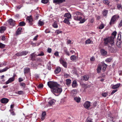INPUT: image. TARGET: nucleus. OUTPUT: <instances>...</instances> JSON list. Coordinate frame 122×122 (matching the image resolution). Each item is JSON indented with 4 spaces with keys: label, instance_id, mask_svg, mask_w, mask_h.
<instances>
[{
    "label": "nucleus",
    "instance_id": "nucleus-1",
    "mask_svg": "<svg viewBox=\"0 0 122 122\" xmlns=\"http://www.w3.org/2000/svg\"><path fill=\"white\" fill-rule=\"evenodd\" d=\"M47 85L51 89V91L55 95L58 96L61 92V88L60 85L56 82L50 81L47 83Z\"/></svg>",
    "mask_w": 122,
    "mask_h": 122
},
{
    "label": "nucleus",
    "instance_id": "nucleus-2",
    "mask_svg": "<svg viewBox=\"0 0 122 122\" xmlns=\"http://www.w3.org/2000/svg\"><path fill=\"white\" fill-rule=\"evenodd\" d=\"M81 12H76V14L74 15V19L77 21H80L79 23H83L85 21L84 18L82 19V17L81 16Z\"/></svg>",
    "mask_w": 122,
    "mask_h": 122
},
{
    "label": "nucleus",
    "instance_id": "nucleus-3",
    "mask_svg": "<svg viewBox=\"0 0 122 122\" xmlns=\"http://www.w3.org/2000/svg\"><path fill=\"white\" fill-rule=\"evenodd\" d=\"M104 45H106L109 43L112 46L113 45L114 43V37L112 36L108 37L104 40Z\"/></svg>",
    "mask_w": 122,
    "mask_h": 122
},
{
    "label": "nucleus",
    "instance_id": "nucleus-4",
    "mask_svg": "<svg viewBox=\"0 0 122 122\" xmlns=\"http://www.w3.org/2000/svg\"><path fill=\"white\" fill-rule=\"evenodd\" d=\"M119 18V16L118 15H114L112 16L111 19V21L109 23L110 25L114 24L115 22L117 19H118Z\"/></svg>",
    "mask_w": 122,
    "mask_h": 122
},
{
    "label": "nucleus",
    "instance_id": "nucleus-5",
    "mask_svg": "<svg viewBox=\"0 0 122 122\" xmlns=\"http://www.w3.org/2000/svg\"><path fill=\"white\" fill-rule=\"evenodd\" d=\"M91 106V103L90 102L86 101L84 104L83 106L86 109L89 110L90 109Z\"/></svg>",
    "mask_w": 122,
    "mask_h": 122
},
{
    "label": "nucleus",
    "instance_id": "nucleus-6",
    "mask_svg": "<svg viewBox=\"0 0 122 122\" xmlns=\"http://www.w3.org/2000/svg\"><path fill=\"white\" fill-rule=\"evenodd\" d=\"M15 74L12 77L10 78L9 80L5 82V84H8L9 83H11L14 81L15 77Z\"/></svg>",
    "mask_w": 122,
    "mask_h": 122
},
{
    "label": "nucleus",
    "instance_id": "nucleus-7",
    "mask_svg": "<svg viewBox=\"0 0 122 122\" xmlns=\"http://www.w3.org/2000/svg\"><path fill=\"white\" fill-rule=\"evenodd\" d=\"M60 62L66 68L67 67V63L65 61L61 59L60 60Z\"/></svg>",
    "mask_w": 122,
    "mask_h": 122
},
{
    "label": "nucleus",
    "instance_id": "nucleus-8",
    "mask_svg": "<svg viewBox=\"0 0 122 122\" xmlns=\"http://www.w3.org/2000/svg\"><path fill=\"white\" fill-rule=\"evenodd\" d=\"M100 52L101 54L103 56H106L107 53V51L103 49H102L101 50Z\"/></svg>",
    "mask_w": 122,
    "mask_h": 122
},
{
    "label": "nucleus",
    "instance_id": "nucleus-9",
    "mask_svg": "<svg viewBox=\"0 0 122 122\" xmlns=\"http://www.w3.org/2000/svg\"><path fill=\"white\" fill-rule=\"evenodd\" d=\"M81 77L82 80L87 81L88 80L89 78V76L88 75H86L81 76Z\"/></svg>",
    "mask_w": 122,
    "mask_h": 122
},
{
    "label": "nucleus",
    "instance_id": "nucleus-10",
    "mask_svg": "<svg viewBox=\"0 0 122 122\" xmlns=\"http://www.w3.org/2000/svg\"><path fill=\"white\" fill-rule=\"evenodd\" d=\"M65 0H54L53 3H56V4H59L65 1Z\"/></svg>",
    "mask_w": 122,
    "mask_h": 122
},
{
    "label": "nucleus",
    "instance_id": "nucleus-11",
    "mask_svg": "<svg viewBox=\"0 0 122 122\" xmlns=\"http://www.w3.org/2000/svg\"><path fill=\"white\" fill-rule=\"evenodd\" d=\"M9 101V100L5 98H2L0 102L1 103H6Z\"/></svg>",
    "mask_w": 122,
    "mask_h": 122
},
{
    "label": "nucleus",
    "instance_id": "nucleus-12",
    "mask_svg": "<svg viewBox=\"0 0 122 122\" xmlns=\"http://www.w3.org/2000/svg\"><path fill=\"white\" fill-rule=\"evenodd\" d=\"M56 102V100L54 99H53L51 100L48 102L49 106H51L52 105L54 104Z\"/></svg>",
    "mask_w": 122,
    "mask_h": 122
},
{
    "label": "nucleus",
    "instance_id": "nucleus-13",
    "mask_svg": "<svg viewBox=\"0 0 122 122\" xmlns=\"http://www.w3.org/2000/svg\"><path fill=\"white\" fill-rule=\"evenodd\" d=\"M64 16L65 17H66L67 19L71 18V15L70 13H65L64 15Z\"/></svg>",
    "mask_w": 122,
    "mask_h": 122
},
{
    "label": "nucleus",
    "instance_id": "nucleus-14",
    "mask_svg": "<svg viewBox=\"0 0 122 122\" xmlns=\"http://www.w3.org/2000/svg\"><path fill=\"white\" fill-rule=\"evenodd\" d=\"M77 91L76 90H72L71 92V95L72 96H75L77 94Z\"/></svg>",
    "mask_w": 122,
    "mask_h": 122
},
{
    "label": "nucleus",
    "instance_id": "nucleus-15",
    "mask_svg": "<svg viewBox=\"0 0 122 122\" xmlns=\"http://www.w3.org/2000/svg\"><path fill=\"white\" fill-rule=\"evenodd\" d=\"M9 24L12 26H14L15 24V21L12 19H10L8 20Z\"/></svg>",
    "mask_w": 122,
    "mask_h": 122
},
{
    "label": "nucleus",
    "instance_id": "nucleus-16",
    "mask_svg": "<svg viewBox=\"0 0 122 122\" xmlns=\"http://www.w3.org/2000/svg\"><path fill=\"white\" fill-rule=\"evenodd\" d=\"M77 58V56L74 55H72L70 57L71 60L73 61H76Z\"/></svg>",
    "mask_w": 122,
    "mask_h": 122
},
{
    "label": "nucleus",
    "instance_id": "nucleus-17",
    "mask_svg": "<svg viewBox=\"0 0 122 122\" xmlns=\"http://www.w3.org/2000/svg\"><path fill=\"white\" fill-rule=\"evenodd\" d=\"M120 85V83L117 84L116 85H112V87L113 89H115L119 87Z\"/></svg>",
    "mask_w": 122,
    "mask_h": 122
},
{
    "label": "nucleus",
    "instance_id": "nucleus-18",
    "mask_svg": "<svg viewBox=\"0 0 122 122\" xmlns=\"http://www.w3.org/2000/svg\"><path fill=\"white\" fill-rule=\"evenodd\" d=\"M6 29V27L4 26H1L0 27V32L1 33H3Z\"/></svg>",
    "mask_w": 122,
    "mask_h": 122
},
{
    "label": "nucleus",
    "instance_id": "nucleus-19",
    "mask_svg": "<svg viewBox=\"0 0 122 122\" xmlns=\"http://www.w3.org/2000/svg\"><path fill=\"white\" fill-rule=\"evenodd\" d=\"M22 30V29L20 27L18 29L16 32V35H18L20 34Z\"/></svg>",
    "mask_w": 122,
    "mask_h": 122
},
{
    "label": "nucleus",
    "instance_id": "nucleus-20",
    "mask_svg": "<svg viewBox=\"0 0 122 122\" xmlns=\"http://www.w3.org/2000/svg\"><path fill=\"white\" fill-rule=\"evenodd\" d=\"M64 23L67 24L68 25L70 24V23L69 20V19L65 18L63 21Z\"/></svg>",
    "mask_w": 122,
    "mask_h": 122
},
{
    "label": "nucleus",
    "instance_id": "nucleus-21",
    "mask_svg": "<svg viewBox=\"0 0 122 122\" xmlns=\"http://www.w3.org/2000/svg\"><path fill=\"white\" fill-rule=\"evenodd\" d=\"M74 99L76 102L79 103L80 101L81 98L79 97H76L74 98Z\"/></svg>",
    "mask_w": 122,
    "mask_h": 122
},
{
    "label": "nucleus",
    "instance_id": "nucleus-22",
    "mask_svg": "<svg viewBox=\"0 0 122 122\" xmlns=\"http://www.w3.org/2000/svg\"><path fill=\"white\" fill-rule=\"evenodd\" d=\"M61 71V68L59 67H57L54 71L55 73L57 74L59 72Z\"/></svg>",
    "mask_w": 122,
    "mask_h": 122
},
{
    "label": "nucleus",
    "instance_id": "nucleus-23",
    "mask_svg": "<svg viewBox=\"0 0 122 122\" xmlns=\"http://www.w3.org/2000/svg\"><path fill=\"white\" fill-rule=\"evenodd\" d=\"M27 19L28 21L30 23V24L31 25L32 24V21H33L32 19L30 17H28L27 18Z\"/></svg>",
    "mask_w": 122,
    "mask_h": 122
},
{
    "label": "nucleus",
    "instance_id": "nucleus-24",
    "mask_svg": "<svg viewBox=\"0 0 122 122\" xmlns=\"http://www.w3.org/2000/svg\"><path fill=\"white\" fill-rule=\"evenodd\" d=\"M30 57L32 60H34L35 57V55L34 53H33L31 54Z\"/></svg>",
    "mask_w": 122,
    "mask_h": 122
},
{
    "label": "nucleus",
    "instance_id": "nucleus-25",
    "mask_svg": "<svg viewBox=\"0 0 122 122\" xmlns=\"http://www.w3.org/2000/svg\"><path fill=\"white\" fill-rule=\"evenodd\" d=\"M46 115V113L45 112H43L41 115V120H43L45 118V116Z\"/></svg>",
    "mask_w": 122,
    "mask_h": 122
},
{
    "label": "nucleus",
    "instance_id": "nucleus-26",
    "mask_svg": "<svg viewBox=\"0 0 122 122\" xmlns=\"http://www.w3.org/2000/svg\"><path fill=\"white\" fill-rule=\"evenodd\" d=\"M10 67H6L2 70H0V73H1L6 71Z\"/></svg>",
    "mask_w": 122,
    "mask_h": 122
},
{
    "label": "nucleus",
    "instance_id": "nucleus-27",
    "mask_svg": "<svg viewBox=\"0 0 122 122\" xmlns=\"http://www.w3.org/2000/svg\"><path fill=\"white\" fill-rule=\"evenodd\" d=\"M30 71V69L29 68H27L24 69V72L25 74L28 73Z\"/></svg>",
    "mask_w": 122,
    "mask_h": 122
},
{
    "label": "nucleus",
    "instance_id": "nucleus-28",
    "mask_svg": "<svg viewBox=\"0 0 122 122\" xmlns=\"http://www.w3.org/2000/svg\"><path fill=\"white\" fill-rule=\"evenodd\" d=\"M66 84L67 86H69L71 84V80L70 79H67L66 80Z\"/></svg>",
    "mask_w": 122,
    "mask_h": 122
},
{
    "label": "nucleus",
    "instance_id": "nucleus-29",
    "mask_svg": "<svg viewBox=\"0 0 122 122\" xmlns=\"http://www.w3.org/2000/svg\"><path fill=\"white\" fill-rule=\"evenodd\" d=\"M108 11L105 10H104L103 12V14L104 16H105L107 15L108 13Z\"/></svg>",
    "mask_w": 122,
    "mask_h": 122
},
{
    "label": "nucleus",
    "instance_id": "nucleus-30",
    "mask_svg": "<svg viewBox=\"0 0 122 122\" xmlns=\"http://www.w3.org/2000/svg\"><path fill=\"white\" fill-rule=\"evenodd\" d=\"M77 86L76 81H74L73 82L72 84V86L74 87H75L76 86Z\"/></svg>",
    "mask_w": 122,
    "mask_h": 122
},
{
    "label": "nucleus",
    "instance_id": "nucleus-31",
    "mask_svg": "<svg viewBox=\"0 0 122 122\" xmlns=\"http://www.w3.org/2000/svg\"><path fill=\"white\" fill-rule=\"evenodd\" d=\"M21 52L22 56L25 55L27 54L28 52L27 51H22Z\"/></svg>",
    "mask_w": 122,
    "mask_h": 122
},
{
    "label": "nucleus",
    "instance_id": "nucleus-32",
    "mask_svg": "<svg viewBox=\"0 0 122 122\" xmlns=\"http://www.w3.org/2000/svg\"><path fill=\"white\" fill-rule=\"evenodd\" d=\"M103 67L102 68L103 71H105V70L107 67V65L105 64H104L103 65Z\"/></svg>",
    "mask_w": 122,
    "mask_h": 122
},
{
    "label": "nucleus",
    "instance_id": "nucleus-33",
    "mask_svg": "<svg viewBox=\"0 0 122 122\" xmlns=\"http://www.w3.org/2000/svg\"><path fill=\"white\" fill-rule=\"evenodd\" d=\"M44 22L41 21L40 20H39L38 22V25L40 26H42L44 24Z\"/></svg>",
    "mask_w": 122,
    "mask_h": 122
},
{
    "label": "nucleus",
    "instance_id": "nucleus-34",
    "mask_svg": "<svg viewBox=\"0 0 122 122\" xmlns=\"http://www.w3.org/2000/svg\"><path fill=\"white\" fill-rule=\"evenodd\" d=\"M102 70V68L101 66H98L97 68V72L98 73H99L100 72V71Z\"/></svg>",
    "mask_w": 122,
    "mask_h": 122
},
{
    "label": "nucleus",
    "instance_id": "nucleus-35",
    "mask_svg": "<svg viewBox=\"0 0 122 122\" xmlns=\"http://www.w3.org/2000/svg\"><path fill=\"white\" fill-rule=\"evenodd\" d=\"M104 25L103 23H102L99 26V28L100 29H103L104 27Z\"/></svg>",
    "mask_w": 122,
    "mask_h": 122
},
{
    "label": "nucleus",
    "instance_id": "nucleus-36",
    "mask_svg": "<svg viewBox=\"0 0 122 122\" xmlns=\"http://www.w3.org/2000/svg\"><path fill=\"white\" fill-rule=\"evenodd\" d=\"M25 25V23L23 21L20 22L19 23V25L20 26H24Z\"/></svg>",
    "mask_w": 122,
    "mask_h": 122
},
{
    "label": "nucleus",
    "instance_id": "nucleus-37",
    "mask_svg": "<svg viewBox=\"0 0 122 122\" xmlns=\"http://www.w3.org/2000/svg\"><path fill=\"white\" fill-rule=\"evenodd\" d=\"M103 3L106 5H108L109 3V1L107 0H104L103 1Z\"/></svg>",
    "mask_w": 122,
    "mask_h": 122
},
{
    "label": "nucleus",
    "instance_id": "nucleus-38",
    "mask_svg": "<svg viewBox=\"0 0 122 122\" xmlns=\"http://www.w3.org/2000/svg\"><path fill=\"white\" fill-rule=\"evenodd\" d=\"M92 119L89 118H87L86 119L85 122H92Z\"/></svg>",
    "mask_w": 122,
    "mask_h": 122
},
{
    "label": "nucleus",
    "instance_id": "nucleus-39",
    "mask_svg": "<svg viewBox=\"0 0 122 122\" xmlns=\"http://www.w3.org/2000/svg\"><path fill=\"white\" fill-rule=\"evenodd\" d=\"M110 120L111 122H114L115 121V118L114 117H110Z\"/></svg>",
    "mask_w": 122,
    "mask_h": 122
},
{
    "label": "nucleus",
    "instance_id": "nucleus-40",
    "mask_svg": "<svg viewBox=\"0 0 122 122\" xmlns=\"http://www.w3.org/2000/svg\"><path fill=\"white\" fill-rule=\"evenodd\" d=\"M97 102H95L93 103V106L91 108V109L93 107H95L97 106Z\"/></svg>",
    "mask_w": 122,
    "mask_h": 122
},
{
    "label": "nucleus",
    "instance_id": "nucleus-41",
    "mask_svg": "<svg viewBox=\"0 0 122 122\" xmlns=\"http://www.w3.org/2000/svg\"><path fill=\"white\" fill-rule=\"evenodd\" d=\"M60 30H57L55 31V33H56L58 35L60 33H61L62 32Z\"/></svg>",
    "mask_w": 122,
    "mask_h": 122
},
{
    "label": "nucleus",
    "instance_id": "nucleus-42",
    "mask_svg": "<svg viewBox=\"0 0 122 122\" xmlns=\"http://www.w3.org/2000/svg\"><path fill=\"white\" fill-rule=\"evenodd\" d=\"M53 26L54 28H57L58 27V25L55 22L53 25Z\"/></svg>",
    "mask_w": 122,
    "mask_h": 122
},
{
    "label": "nucleus",
    "instance_id": "nucleus-43",
    "mask_svg": "<svg viewBox=\"0 0 122 122\" xmlns=\"http://www.w3.org/2000/svg\"><path fill=\"white\" fill-rule=\"evenodd\" d=\"M15 55L18 56H22L21 52L15 54Z\"/></svg>",
    "mask_w": 122,
    "mask_h": 122
},
{
    "label": "nucleus",
    "instance_id": "nucleus-44",
    "mask_svg": "<svg viewBox=\"0 0 122 122\" xmlns=\"http://www.w3.org/2000/svg\"><path fill=\"white\" fill-rule=\"evenodd\" d=\"M112 35H113L114 36V38L115 37L116 35H117V32L116 31H114L112 33Z\"/></svg>",
    "mask_w": 122,
    "mask_h": 122
},
{
    "label": "nucleus",
    "instance_id": "nucleus-45",
    "mask_svg": "<svg viewBox=\"0 0 122 122\" xmlns=\"http://www.w3.org/2000/svg\"><path fill=\"white\" fill-rule=\"evenodd\" d=\"M5 45L1 43H0V48H3L5 47Z\"/></svg>",
    "mask_w": 122,
    "mask_h": 122
},
{
    "label": "nucleus",
    "instance_id": "nucleus-46",
    "mask_svg": "<svg viewBox=\"0 0 122 122\" xmlns=\"http://www.w3.org/2000/svg\"><path fill=\"white\" fill-rule=\"evenodd\" d=\"M91 42V41L90 39H88L86 40L85 42L86 44H90Z\"/></svg>",
    "mask_w": 122,
    "mask_h": 122
},
{
    "label": "nucleus",
    "instance_id": "nucleus-47",
    "mask_svg": "<svg viewBox=\"0 0 122 122\" xmlns=\"http://www.w3.org/2000/svg\"><path fill=\"white\" fill-rule=\"evenodd\" d=\"M48 1V0H42L41 2L42 3L44 4L47 3Z\"/></svg>",
    "mask_w": 122,
    "mask_h": 122
},
{
    "label": "nucleus",
    "instance_id": "nucleus-48",
    "mask_svg": "<svg viewBox=\"0 0 122 122\" xmlns=\"http://www.w3.org/2000/svg\"><path fill=\"white\" fill-rule=\"evenodd\" d=\"M20 85L21 86H22L23 87H25V84L23 82H21L20 83Z\"/></svg>",
    "mask_w": 122,
    "mask_h": 122
},
{
    "label": "nucleus",
    "instance_id": "nucleus-49",
    "mask_svg": "<svg viewBox=\"0 0 122 122\" xmlns=\"http://www.w3.org/2000/svg\"><path fill=\"white\" fill-rule=\"evenodd\" d=\"M112 60V59L111 58H107V59L106 60V62H110Z\"/></svg>",
    "mask_w": 122,
    "mask_h": 122
},
{
    "label": "nucleus",
    "instance_id": "nucleus-50",
    "mask_svg": "<svg viewBox=\"0 0 122 122\" xmlns=\"http://www.w3.org/2000/svg\"><path fill=\"white\" fill-rule=\"evenodd\" d=\"M122 26V19L120 21L118 25V26L121 27Z\"/></svg>",
    "mask_w": 122,
    "mask_h": 122
},
{
    "label": "nucleus",
    "instance_id": "nucleus-51",
    "mask_svg": "<svg viewBox=\"0 0 122 122\" xmlns=\"http://www.w3.org/2000/svg\"><path fill=\"white\" fill-rule=\"evenodd\" d=\"M23 91H18L17 93V94L19 95H21L23 93Z\"/></svg>",
    "mask_w": 122,
    "mask_h": 122
},
{
    "label": "nucleus",
    "instance_id": "nucleus-52",
    "mask_svg": "<svg viewBox=\"0 0 122 122\" xmlns=\"http://www.w3.org/2000/svg\"><path fill=\"white\" fill-rule=\"evenodd\" d=\"M107 95V94L106 92H104L102 94V95L104 97H106Z\"/></svg>",
    "mask_w": 122,
    "mask_h": 122
},
{
    "label": "nucleus",
    "instance_id": "nucleus-53",
    "mask_svg": "<svg viewBox=\"0 0 122 122\" xmlns=\"http://www.w3.org/2000/svg\"><path fill=\"white\" fill-rule=\"evenodd\" d=\"M64 76L65 77L67 78L69 76V75L68 74L65 73L64 74Z\"/></svg>",
    "mask_w": 122,
    "mask_h": 122
},
{
    "label": "nucleus",
    "instance_id": "nucleus-54",
    "mask_svg": "<svg viewBox=\"0 0 122 122\" xmlns=\"http://www.w3.org/2000/svg\"><path fill=\"white\" fill-rule=\"evenodd\" d=\"M44 55V53L43 52L41 51V53L38 55L37 56H41Z\"/></svg>",
    "mask_w": 122,
    "mask_h": 122
},
{
    "label": "nucleus",
    "instance_id": "nucleus-55",
    "mask_svg": "<svg viewBox=\"0 0 122 122\" xmlns=\"http://www.w3.org/2000/svg\"><path fill=\"white\" fill-rule=\"evenodd\" d=\"M43 85L42 84H39L38 86V87L39 88H41L43 87Z\"/></svg>",
    "mask_w": 122,
    "mask_h": 122
},
{
    "label": "nucleus",
    "instance_id": "nucleus-56",
    "mask_svg": "<svg viewBox=\"0 0 122 122\" xmlns=\"http://www.w3.org/2000/svg\"><path fill=\"white\" fill-rule=\"evenodd\" d=\"M51 51V48H48L47 50V52L49 53H50Z\"/></svg>",
    "mask_w": 122,
    "mask_h": 122
},
{
    "label": "nucleus",
    "instance_id": "nucleus-57",
    "mask_svg": "<svg viewBox=\"0 0 122 122\" xmlns=\"http://www.w3.org/2000/svg\"><path fill=\"white\" fill-rule=\"evenodd\" d=\"M95 60V58L94 57L92 56L91 57L90 60L91 61H93Z\"/></svg>",
    "mask_w": 122,
    "mask_h": 122
},
{
    "label": "nucleus",
    "instance_id": "nucleus-58",
    "mask_svg": "<svg viewBox=\"0 0 122 122\" xmlns=\"http://www.w3.org/2000/svg\"><path fill=\"white\" fill-rule=\"evenodd\" d=\"M38 37V35L36 36H35L33 38V40L34 41H36L37 40V39Z\"/></svg>",
    "mask_w": 122,
    "mask_h": 122
},
{
    "label": "nucleus",
    "instance_id": "nucleus-59",
    "mask_svg": "<svg viewBox=\"0 0 122 122\" xmlns=\"http://www.w3.org/2000/svg\"><path fill=\"white\" fill-rule=\"evenodd\" d=\"M45 32L46 33H49L50 32V31L48 29L46 30Z\"/></svg>",
    "mask_w": 122,
    "mask_h": 122
},
{
    "label": "nucleus",
    "instance_id": "nucleus-60",
    "mask_svg": "<svg viewBox=\"0 0 122 122\" xmlns=\"http://www.w3.org/2000/svg\"><path fill=\"white\" fill-rule=\"evenodd\" d=\"M54 55L56 56H58L59 55L58 52V51L54 53Z\"/></svg>",
    "mask_w": 122,
    "mask_h": 122
},
{
    "label": "nucleus",
    "instance_id": "nucleus-61",
    "mask_svg": "<svg viewBox=\"0 0 122 122\" xmlns=\"http://www.w3.org/2000/svg\"><path fill=\"white\" fill-rule=\"evenodd\" d=\"M65 53L66 54V55L68 56H69L70 55V54L69 53L68 51H67Z\"/></svg>",
    "mask_w": 122,
    "mask_h": 122
},
{
    "label": "nucleus",
    "instance_id": "nucleus-62",
    "mask_svg": "<svg viewBox=\"0 0 122 122\" xmlns=\"http://www.w3.org/2000/svg\"><path fill=\"white\" fill-rule=\"evenodd\" d=\"M31 44L32 45V46H36V44L32 42L31 43Z\"/></svg>",
    "mask_w": 122,
    "mask_h": 122
},
{
    "label": "nucleus",
    "instance_id": "nucleus-63",
    "mask_svg": "<svg viewBox=\"0 0 122 122\" xmlns=\"http://www.w3.org/2000/svg\"><path fill=\"white\" fill-rule=\"evenodd\" d=\"M117 91V90H115L113 91L111 93V94L112 95L114 93L116 92Z\"/></svg>",
    "mask_w": 122,
    "mask_h": 122
},
{
    "label": "nucleus",
    "instance_id": "nucleus-64",
    "mask_svg": "<svg viewBox=\"0 0 122 122\" xmlns=\"http://www.w3.org/2000/svg\"><path fill=\"white\" fill-rule=\"evenodd\" d=\"M2 40V41H4L5 40V36H3L1 38Z\"/></svg>",
    "mask_w": 122,
    "mask_h": 122
}]
</instances>
